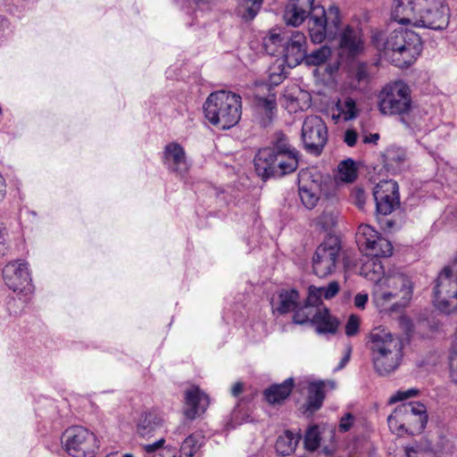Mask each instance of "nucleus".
Listing matches in <instances>:
<instances>
[{
  "label": "nucleus",
  "instance_id": "423d86ee",
  "mask_svg": "<svg viewBox=\"0 0 457 457\" xmlns=\"http://www.w3.org/2000/svg\"><path fill=\"white\" fill-rule=\"evenodd\" d=\"M411 88L402 80L386 84L378 94V108L381 113L399 115L406 129L411 131L420 130L421 123L410 121L404 116L411 112Z\"/></svg>",
  "mask_w": 457,
  "mask_h": 457
},
{
  "label": "nucleus",
  "instance_id": "09e8293b",
  "mask_svg": "<svg viewBox=\"0 0 457 457\" xmlns=\"http://www.w3.org/2000/svg\"><path fill=\"white\" fill-rule=\"evenodd\" d=\"M12 30L8 20L0 15V44L4 42L11 35Z\"/></svg>",
  "mask_w": 457,
  "mask_h": 457
},
{
  "label": "nucleus",
  "instance_id": "49530a36",
  "mask_svg": "<svg viewBox=\"0 0 457 457\" xmlns=\"http://www.w3.org/2000/svg\"><path fill=\"white\" fill-rule=\"evenodd\" d=\"M359 318L354 314L350 315L345 324V335L347 337H353L359 332Z\"/></svg>",
  "mask_w": 457,
  "mask_h": 457
},
{
  "label": "nucleus",
  "instance_id": "cd10ccee",
  "mask_svg": "<svg viewBox=\"0 0 457 457\" xmlns=\"http://www.w3.org/2000/svg\"><path fill=\"white\" fill-rule=\"evenodd\" d=\"M381 257L372 256L361 267V274L367 279L375 283L386 278L385 269L380 260Z\"/></svg>",
  "mask_w": 457,
  "mask_h": 457
},
{
  "label": "nucleus",
  "instance_id": "4468645a",
  "mask_svg": "<svg viewBox=\"0 0 457 457\" xmlns=\"http://www.w3.org/2000/svg\"><path fill=\"white\" fill-rule=\"evenodd\" d=\"M406 426V434L419 435L425 429L428 415L427 407L420 402H409L400 405Z\"/></svg>",
  "mask_w": 457,
  "mask_h": 457
},
{
  "label": "nucleus",
  "instance_id": "5701e85b",
  "mask_svg": "<svg viewBox=\"0 0 457 457\" xmlns=\"http://www.w3.org/2000/svg\"><path fill=\"white\" fill-rule=\"evenodd\" d=\"M294 378H288L281 384H275L263 391L265 400L270 404L282 403L292 392Z\"/></svg>",
  "mask_w": 457,
  "mask_h": 457
},
{
  "label": "nucleus",
  "instance_id": "3c124183",
  "mask_svg": "<svg viewBox=\"0 0 457 457\" xmlns=\"http://www.w3.org/2000/svg\"><path fill=\"white\" fill-rule=\"evenodd\" d=\"M353 416L352 413H345L340 420L339 430L341 432H347L353 426Z\"/></svg>",
  "mask_w": 457,
  "mask_h": 457
},
{
  "label": "nucleus",
  "instance_id": "680f3d73",
  "mask_svg": "<svg viewBox=\"0 0 457 457\" xmlns=\"http://www.w3.org/2000/svg\"><path fill=\"white\" fill-rule=\"evenodd\" d=\"M355 199H356V204L359 208H363L364 203H365V194L362 189H357L354 192Z\"/></svg>",
  "mask_w": 457,
  "mask_h": 457
},
{
  "label": "nucleus",
  "instance_id": "a878e982",
  "mask_svg": "<svg viewBox=\"0 0 457 457\" xmlns=\"http://www.w3.org/2000/svg\"><path fill=\"white\" fill-rule=\"evenodd\" d=\"M288 35L287 33L277 32L276 29L270 31L269 35L262 39V48L265 53L271 56H281L283 54L286 40Z\"/></svg>",
  "mask_w": 457,
  "mask_h": 457
},
{
  "label": "nucleus",
  "instance_id": "f03ea898",
  "mask_svg": "<svg viewBox=\"0 0 457 457\" xmlns=\"http://www.w3.org/2000/svg\"><path fill=\"white\" fill-rule=\"evenodd\" d=\"M299 151L290 144L289 138L281 131L276 132L270 145L259 149L253 163L257 175L267 180L280 179L295 172L299 165Z\"/></svg>",
  "mask_w": 457,
  "mask_h": 457
},
{
  "label": "nucleus",
  "instance_id": "e433bc0d",
  "mask_svg": "<svg viewBox=\"0 0 457 457\" xmlns=\"http://www.w3.org/2000/svg\"><path fill=\"white\" fill-rule=\"evenodd\" d=\"M400 405L397 406L394 412L387 417V424L390 431L397 436L406 434V426L403 420Z\"/></svg>",
  "mask_w": 457,
  "mask_h": 457
},
{
  "label": "nucleus",
  "instance_id": "a19ab883",
  "mask_svg": "<svg viewBox=\"0 0 457 457\" xmlns=\"http://www.w3.org/2000/svg\"><path fill=\"white\" fill-rule=\"evenodd\" d=\"M299 195L303 204L309 210L313 209L320 199L317 193L305 187H299Z\"/></svg>",
  "mask_w": 457,
  "mask_h": 457
},
{
  "label": "nucleus",
  "instance_id": "b1692460",
  "mask_svg": "<svg viewBox=\"0 0 457 457\" xmlns=\"http://www.w3.org/2000/svg\"><path fill=\"white\" fill-rule=\"evenodd\" d=\"M254 107L258 113L263 115L262 125L267 126L271 122L277 112L276 95L270 94L267 96H255Z\"/></svg>",
  "mask_w": 457,
  "mask_h": 457
},
{
  "label": "nucleus",
  "instance_id": "4c0bfd02",
  "mask_svg": "<svg viewBox=\"0 0 457 457\" xmlns=\"http://www.w3.org/2000/svg\"><path fill=\"white\" fill-rule=\"evenodd\" d=\"M338 172L342 181L351 183L357 178V169L352 159L342 161L338 165Z\"/></svg>",
  "mask_w": 457,
  "mask_h": 457
},
{
  "label": "nucleus",
  "instance_id": "c9c22d12",
  "mask_svg": "<svg viewBox=\"0 0 457 457\" xmlns=\"http://www.w3.org/2000/svg\"><path fill=\"white\" fill-rule=\"evenodd\" d=\"M263 0H239L238 15L245 21H252L260 12Z\"/></svg>",
  "mask_w": 457,
  "mask_h": 457
},
{
  "label": "nucleus",
  "instance_id": "a18cd8bd",
  "mask_svg": "<svg viewBox=\"0 0 457 457\" xmlns=\"http://www.w3.org/2000/svg\"><path fill=\"white\" fill-rule=\"evenodd\" d=\"M212 194L216 197L217 204L220 206L229 204L233 199L231 194L223 188L213 187Z\"/></svg>",
  "mask_w": 457,
  "mask_h": 457
},
{
  "label": "nucleus",
  "instance_id": "dca6fc26",
  "mask_svg": "<svg viewBox=\"0 0 457 457\" xmlns=\"http://www.w3.org/2000/svg\"><path fill=\"white\" fill-rule=\"evenodd\" d=\"M307 39L301 31H294L288 36L284 46L283 62L288 68H295L299 64H303L306 57Z\"/></svg>",
  "mask_w": 457,
  "mask_h": 457
},
{
  "label": "nucleus",
  "instance_id": "79ce46f5",
  "mask_svg": "<svg viewBox=\"0 0 457 457\" xmlns=\"http://www.w3.org/2000/svg\"><path fill=\"white\" fill-rule=\"evenodd\" d=\"M419 395V390L416 388H409L407 390H398L395 395H393L389 400L388 403L390 404L405 401L409 398L415 397Z\"/></svg>",
  "mask_w": 457,
  "mask_h": 457
},
{
  "label": "nucleus",
  "instance_id": "6e6552de",
  "mask_svg": "<svg viewBox=\"0 0 457 457\" xmlns=\"http://www.w3.org/2000/svg\"><path fill=\"white\" fill-rule=\"evenodd\" d=\"M61 442L63 450L71 457H95L99 448L96 436L82 426L66 428Z\"/></svg>",
  "mask_w": 457,
  "mask_h": 457
},
{
  "label": "nucleus",
  "instance_id": "72a5a7b5",
  "mask_svg": "<svg viewBox=\"0 0 457 457\" xmlns=\"http://www.w3.org/2000/svg\"><path fill=\"white\" fill-rule=\"evenodd\" d=\"M336 109L337 115L333 114V119L341 117L345 121H348L356 119L359 114L356 102L352 97L338 100L336 104Z\"/></svg>",
  "mask_w": 457,
  "mask_h": 457
},
{
  "label": "nucleus",
  "instance_id": "1a4fd4ad",
  "mask_svg": "<svg viewBox=\"0 0 457 457\" xmlns=\"http://www.w3.org/2000/svg\"><path fill=\"white\" fill-rule=\"evenodd\" d=\"M341 249V241L337 237H327L313 254L312 269L314 274L320 278H324L334 272L340 257Z\"/></svg>",
  "mask_w": 457,
  "mask_h": 457
},
{
  "label": "nucleus",
  "instance_id": "393cba45",
  "mask_svg": "<svg viewBox=\"0 0 457 457\" xmlns=\"http://www.w3.org/2000/svg\"><path fill=\"white\" fill-rule=\"evenodd\" d=\"M162 428V419L154 411L145 412L141 415L137 432L142 437H150L154 432Z\"/></svg>",
  "mask_w": 457,
  "mask_h": 457
},
{
  "label": "nucleus",
  "instance_id": "ea45409f",
  "mask_svg": "<svg viewBox=\"0 0 457 457\" xmlns=\"http://www.w3.org/2000/svg\"><path fill=\"white\" fill-rule=\"evenodd\" d=\"M8 12L13 15H19L29 9L37 0H3Z\"/></svg>",
  "mask_w": 457,
  "mask_h": 457
},
{
  "label": "nucleus",
  "instance_id": "774afa93",
  "mask_svg": "<svg viewBox=\"0 0 457 457\" xmlns=\"http://www.w3.org/2000/svg\"><path fill=\"white\" fill-rule=\"evenodd\" d=\"M6 191L5 179L0 174V202L4 198Z\"/></svg>",
  "mask_w": 457,
  "mask_h": 457
},
{
  "label": "nucleus",
  "instance_id": "0e129e2a",
  "mask_svg": "<svg viewBox=\"0 0 457 457\" xmlns=\"http://www.w3.org/2000/svg\"><path fill=\"white\" fill-rule=\"evenodd\" d=\"M379 139V135L378 133L370 134L369 136H365L362 139L364 144H377Z\"/></svg>",
  "mask_w": 457,
  "mask_h": 457
},
{
  "label": "nucleus",
  "instance_id": "f704fd0d",
  "mask_svg": "<svg viewBox=\"0 0 457 457\" xmlns=\"http://www.w3.org/2000/svg\"><path fill=\"white\" fill-rule=\"evenodd\" d=\"M332 55V50L328 46H321L312 51L310 54L306 52L303 64L307 67H318L325 64Z\"/></svg>",
  "mask_w": 457,
  "mask_h": 457
},
{
  "label": "nucleus",
  "instance_id": "f3484780",
  "mask_svg": "<svg viewBox=\"0 0 457 457\" xmlns=\"http://www.w3.org/2000/svg\"><path fill=\"white\" fill-rule=\"evenodd\" d=\"M337 36L338 47L342 54L353 58L363 51L364 41L361 29L347 25L340 33L337 32L336 37Z\"/></svg>",
  "mask_w": 457,
  "mask_h": 457
},
{
  "label": "nucleus",
  "instance_id": "8fccbe9b",
  "mask_svg": "<svg viewBox=\"0 0 457 457\" xmlns=\"http://www.w3.org/2000/svg\"><path fill=\"white\" fill-rule=\"evenodd\" d=\"M304 303L315 306L325 307L322 303V298L314 291L311 286L309 287L308 296L306 297Z\"/></svg>",
  "mask_w": 457,
  "mask_h": 457
},
{
  "label": "nucleus",
  "instance_id": "6ab92c4d",
  "mask_svg": "<svg viewBox=\"0 0 457 457\" xmlns=\"http://www.w3.org/2000/svg\"><path fill=\"white\" fill-rule=\"evenodd\" d=\"M420 2L418 0H394L391 16L399 24L414 25L418 21Z\"/></svg>",
  "mask_w": 457,
  "mask_h": 457
},
{
  "label": "nucleus",
  "instance_id": "c85d7f7f",
  "mask_svg": "<svg viewBox=\"0 0 457 457\" xmlns=\"http://www.w3.org/2000/svg\"><path fill=\"white\" fill-rule=\"evenodd\" d=\"M371 296L374 303L379 308H385L386 304L397 298L393 290L387 287L385 278L373 285Z\"/></svg>",
  "mask_w": 457,
  "mask_h": 457
},
{
  "label": "nucleus",
  "instance_id": "412c9836",
  "mask_svg": "<svg viewBox=\"0 0 457 457\" xmlns=\"http://www.w3.org/2000/svg\"><path fill=\"white\" fill-rule=\"evenodd\" d=\"M299 303L300 295L295 288L281 289L278 293L277 299L272 298L270 302L272 312L280 315H284L291 312H295Z\"/></svg>",
  "mask_w": 457,
  "mask_h": 457
},
{
  "label": "nucleus",
  "instance_id": "6e6d98bb",
  "mask_svg": "<svg viewBox=\"0 0 457 457\" xmlns=\"http://www.w3.org/2000/svg\"><path fill=\"white\" fill-rule=\"evenodd\" d=\"M281 66H282V64H279L278 67L280 70L279 72H276V71L270 72V85L278 86L286 78L285 72H284V68L280 69Z\"/></svg>",
  "mask_w": 457,
  "mask_h": 457
},
{
  "label": "nucleus",
  "instance_id": "4be33fe9",
  "mask_svg": "<svg viewBox=\"0 0 457 457\" xmlns=\"http://www.w3.org/2000/svg\"><path fill=\"white\" fill-rule=\"evenodd\" d=\"M339 321L333 317L327 307H321L315 317L312 326L319 335H335L337 331Z\"/></svg>",
  "mask_w": 457,
  "mask_h": 457
},
{
  "label": "nucleus",
  "instance_id": "864d4df0",
  "mask_svg": "<svg viewBox=\"0 0 457 457\" xmlns=\"http://www.w3.org/2000/svg\"><path fill=\"white\" fill-rule=\"evenodd\" d=\"M388 161H394L397 163H402L405 160V153L403 150H388L386 154Z\"/></svg>",
  "mask_w": 457,
  "mask_h": 457
},
{
  "label": "nucleus",
  "instance_id": "9b49d317",
  "mask_svg": "<svg viewBox=\"0 0 457 457\" xmlns=\"http://www.w3.org/2000/svg\"><path fill=\"white\" fill-rule=\"evenodd\" d=\"M356 242L366 254L376 257H389L393 253V245L389 240L380 236L371 226L361 224L358 228Z\"/></svg>",
  "mask_w": 457,
  "mask_h": 457
},
{
  "label": "nucleus",
  "instance_id": "bb28decb",
  "mask_svg": "<svg viewBox=\"0 0 457 457\" xmlns=\"http://www.w3.org/2000/svg\"><path fill=\"white\" fill-rule=\"evenodd\" d=\"M302 436L299 432L294 433L291 430H286L280 435L275 445L276 451L282 456H287L295 452Z\"/></svg>",
  "mask_w": 457,
  "mask_h": 457
},
{
  "label": "nucleus",
  "instance_id": "de8ad7c7",
  "mask_svg": "<svg viewBox=\"0 0 457 457\" xmlns=\"http://www.w3.org/2000/svg\"><path fill=\"white\" fill-rule=\"evenodd\" d=\"M164 443H165V439L163 437H162L153 444L145 445L143 447L146 453H149V454L153 453L154 455L152 457H154V455L164 453L163 450L165 448H162Z\"/></svg>",
  "mask_w": 457,
  "mask_h": 457
},
{
  "label": "nucleus",
  "instance_id": "39448f33",
  "mask_svg": "<svg viewBox=\"0 0 457 457\" xmlns=\"http://www.w3.org/2000/svg\"><path fill=\"white\" fill-rule=\"evenodd\" d=\"M203 109L210 123L222 129H229L241 119L242 98L230 91H216L209 95Z\"/></svg>",
  "mask_w": 457,
  "mask_h": 457
},
{
  "label": "nucleus",
  "instance_id": "ddd939ff",
  "mask_svg": "<svg viewBox=\"0 0 457 457\" xmlns=\"http://www.w3.org/2000/svg\"><path fill=\"white\" fill-rule=\"evenodd\" d=\"M399 188L395 180H382L376 185L373 196L378 215L386 216L400 204Z\"/></svg>",
  "mask_w": 457,
  "mask_h": 457
},
{
  "label": "nucleus",
  "instance_id": "7c9ffc66",
  "mask_svg": "<svg viewBox=\"0 0 457 457\" xmlns=\"http://www.w3.org/2000/svg\"><path fill=\"white\" fill-rule=\"evenodd\" d=\"M351 87L354 89H364L370 81V73L366 62H358L350 71Z\"/></svg>",
  "mask_w": 457,
  "mask_h": 457
},
{
  "label": "nucleus",
  "instance_id": "f8f14e48",
  "mask_svg": "<svg viewBox=\"0 0 457 457\" xmlns=\"http://www.w3.org/2000/svg\"><path fill=\"white\" fill-rule=\"evenodd\" d=\"M5 285L18 295H28L33 291L28 263L22 260L8 262L3 269Z\"/></svg>",
  "mask_w": 457,
  "mask_h": 457
},
{
  "label": "nucleus",
  "instance_id": "e2e57ef3",
  "mask_svg": "<svg viewBox=\"0 0 457 457\" xmlns=\"http://www.w3.org/2000/svg\"><path fill=\"white\" fill-rule=\"evenodd\" d=\"M18 302H21V299L18 301L16 299H11L7 302V311L9 312L10 315H17L21 312V310H16L13 307L17 304Z\"/></svg>",
  "mask_w": 457,
  "mask_h": 457
},
{
  "label": "nucleus",
  "instance_id": "2eb2a0df",
  "mask_svg": "<svg viewBox=\"0 0 457 457\" xmlns=\"http://www.w3.org/2000/svg\"><path fill=\"white\" fill-rule=\"evenodd\" d=\"M385 280L395 296L400 298L399 301L392 304L391 312H399L405 308L410 303L413 295V282L411 278L403 273H396L387 275Z\"/></svg>",
  "mask_w": 457,
  "mask_h": 457
},
{
  "label": "nucleus",
  "instance_id": "a211bd4d",
  "mask_svg": "<svg viewBox=\"0 0 457 457\" xmlns=\"http://www.w3.org/2000/svg\"><path fill=\"white\" fill-rule=\"evenodd\" d=\"M163 163L171 172L180 177H184L190 168L184 148L177 142H171L165 145Z\"/></svg>",
  "mask_w": 457,
  "mask_h": 457
},
{
  "label": "nucleus",
  "instance_id": "c03bdc74",
  "mask_svg": "<svg viewBox=\"0 0 457 457\" xmlns=\"http://www.w3.org/2000/svg\"><path fill=\"white\" fill-rule=\"evenodd\" d=\"M8 231L4 222L0 220V258L7 255L10 247L8 245Z\"/></svg>",
  "mask_w": 457,
  "mask_h": 457
},
{
  "label": "nucleus",
  "instance_id": "338daca9",
  "mask_svg": "<svg viewBox=\"0 0 457 457\" xmlns=\"http://www.w3.org/2000/svg\"><path fill=\"white\" fill-rule=\"evenodd\" d=\"M338 70H339V62H336L334 63H329L326 67V72L328 75H333L334 73L337 72Z\"/></svg>",
  "mask_w": 457,
  "mask_h": 457
},
{
  "label": "nucleus",
  "instance_id": "58836bf2",
  "mask_svg": "<svg viewBox=\"0 0 457 457\" xmlns=\"http://www.w3.org/2000/svg\"><path fill=\"white\" fill-rule=\"evenodd\" d=\"M303 444L305 449L309 452H314L319 448L320 445V434L318 426H311L306 430Z\"/></svg>",
  "mask_w": 457,
  "mask_h": 457
},
{
  "label": "nucleus",
  "instance_id": "0eeeda50",
  "mask_svg": "<svg viewBox=\"0 0 457 457\" xmlns=\"http://www.w3.org/2000/svg\"><path fill=\"white\" fill-rule=\"evenodd\" d=\"M434 303L445 313L457 310V257L451 266L442 270L436 279Z\"/></svg>",
  "mask_w": 457,
  "mask_h": 457
},
{
  "label": "nucleus",
  "instance_id": "052dcab7",
  "mask_svg": "<svg viewBox=\"0 0 457 457\" xmlns=\"http://www.w3.org/2000/svg\"><path fill=\"white\" fill-rule=\"evenodd\" d=\"M351 353H352V346L347 345L345 354L344 355V357L341 359L340 362L338 363L337 370H341L346 365V363L350 360Z\"/></svg>",
  "mask_w": 457,
  "mask_h": 457
},
{
  "label": "nucleus",
  "instance_id": "9d476101",
  "mask_svg": "<svg viewBox=\"0 0 457 457\" xmlns=\"http://www.w3.org/2000/svg\"><path fill=\"white\" fill-rule=\"evenodd\" d=\"M301 137L304 150L320 156L328 142L326 123L317 115L307 116L303 122Z\"/></svg>",
  "mask_w": 457,
  "mask_h": 457
},
{
  "label": "nucleus",
  "instance_id": "473e14b6",
  "mask_svg": "<svg viewBox=\"0 0 457 457\" xmlns=\"http://www.w3.org/2000/svg\"><path fill=\"white\" fill-rule=\"evenodd\" d=\"M321 307L315 306L312 304H307L303 303V304L299 303L295 312L293 315V323L297 325H303L310 323L312 325V322L319 313Z\"/></svg>",
  "mask_w": 457,
  "mask_h": 457
},
{
  "label": "nucleus",
  "instance_id": "bf43d9fd",
  "mask_svg": "<svg viewBox=\"0 0 457 457\" xmlns=\"http://www.w3.org/2000/svg\"><path fill=\"white\" fill-rule=\"evenodd\" d=\"M368 295L367 294H357L354 297V305L358 309H364L367 302H368Z\"/></svg>",
  "mask_w": 457,
  "mask_h": 457
},
{
  "label": "nucleus",
  "instance_id": "aec40b11",
  "mask_svg": "<svg viewBox=\"0 0 457 457\" xmlns=\"http://www.w3.org/2000/svg\"><path fill=\"white\" fill-rule=\"evenodd\" d=\"M185 402L187 408L184 411V414L187 419L194 420L205 411L209 405V397L199 387L193 386L186 391Z\"/></svg>",
  "mask_w": 457,
  "mask_h": 457
},
{
  "label": "nucleus",
  "instance_id": "69168bd1",
  "mask_svg": "<svg viewBox=\"0 0 457 457\" xmlns=\"http://www.w3.org/2000/svg\"><path fill=\"white\" fill-rule=\"evenodd\" d=\"M244 385L241 382H237L231 387V395L233 396H238L243 392Z\"/></svg>",
  "mask_w": 457,
  "mask_h": 457
},
{
  "label": "nucleus",
  "instance_id": "7ed1b4c3",
  "mask_svg": "<svg viewBox=\"0 0 457 457\" xmlns=\"http://www.w3.org/2000/svg\"><path fill=\"white\" fill-rule=\"evenodd\" d=\"M371 42L392 64L401 69L413 64L423 48L420 36L413 30L403 28L389 33L374 32Z\"/></svg>",
  "mask_w": 457,
  "mask_h": 457
},
{
  "label": "nucleus",
  "instance_id": "f257e3e1",
  "mask_svg": "<svg viewBox=\"0 0 457 457\" xmlns=\"http://www.w3.org/2000/svg\"><path fill=\"white\" fill-rule=\"evenodd\" d=\"M313 3L314 0H289L284 12L286 23L297 27L308 19L309 35L313 43L334 40L341 25L339 8L330 4L325 9Z\"/></svg>",
  "mask_w": 457,
  "mask_h": 457
},
{
  "label": "nucleus",
  "instance_id": "20e7f679",
  "mask_svg": "<svg viewBox=\"0 0 457 457\" xmlns=\"http://www.w3.org/2000/svg\"><path fill=\"white\" fill-rule=\"evenodd\" d=\"M371 360L375 371L386 376L400 365L403 357L401 339L386 328H376L369 336Z\"/></svg>",
  "mask_w": 457,
  "mask_h": 457
},
{
  "label": "nucleus",
  "instance_id": "37998d69",
  "mask_svg": "<svg viewBox=\"0 0 457 457\" xmlns=\"http://www.w3.org/2000/svg\"><path fill=\"white\" fill-rule=\"evenodd\" d=\"M449 366L452 379L457 384V335L453 339V349L449 357Z\"/></svg>",
  "mask_w": 457,
  "mask_h": 457
},
{
  "label": "nucleus",
  "instance_id": "4d7b16f0",
  "mask_svg": "<svg viewBox=\"0 0 457 457\" xmlns=\"http://www.w3.org/2000/svg\"><path fill=\"white\" fill-rule=\"evenodd\" d=\"M319 222L326 229L329 228L330 227H333L336 223L335 217L330 212H323L319 219Z\"/></svg>",
  "mask_w": 457,
  "mask_h": 457
},
{
  "label": "nucleus",
  "instance_id": "13d9d810",
  "mask_svg": "<svg viewBox=\"0 0 457 457\" xmlns=\"http://www.w3.org/2000/svg\"><path fill=\"white\" fill-rule=\"evenodd\" d=\"M358 134L354 129H346L344 135V142L348 146H353L355 145L357 142Z\"/></svg>",
  "mask_w": 457,
  "mask_h": 457
},
{
  "label": "nucleus",
  "instance_id": "c756f323",
  "mask_svg": "<svg viewBox=\"0 0 457 457\" xmlns=\"http://www.w3.org/2000/svg\"><path fill=\"white\" fill-rule=\"evenodd\" d=\"M214 0H191L188 1V4L182 5V10L191 19V21L187 22L188 26H193L196 23L198 17L203 16L205 12H208L212 8V4Z\"/></svg>",
  "mask_w": 457,
  "mask_h": 457
},
{
  "label": "nucleus",
  "instance_id": "2f4dec72",
  "mask_svg": "<svg viewBox=\"0 0 457 457\" xmlns=\"http://www.w3.org/2000/svg\"><path fill=\"white\" fill-rule=\"evenodd\" d=\"M324 397V382H311L308 386L307 409L312 411L319 410L322 405Z\"/></svg>",
  "mask_w": 457,
  "mask_h": 457
},
{
  "label": "nucleus",
  "instance_id": "5fc2aeb1",
  "mask_svg": "<svg viewBox=\"0 0 457 457\" xmlns=\"http://www.w3.org/2000/svg\"><path fill=\"white\" fill-rule=\"evenodd\" d=\"M339 288L340 287L337 281H330L328 286H326L325 299H332L339 292Z\"/></svg>",
  "mask_w": 457,
  "mask_h": 457
},
{
  "label": "nucleus",
  "instance_id": "603ef678",
  "mask_svg": "<svg viewBox=\"0 0 457 457\" xmlns=\"http://www.w3.org/2000/svg\"><path fill=\"white\" fill-rule=\"evenodd\" d=\"M239 413H240V411H238L237 409H235L232 411L231 419H230V421L228 423V426L230 428H235L237 426L243 424L244 422H247L248 421V419H249L248 416H245V417H243V418H239Z\"/></svg>",
  "mask_w": 457,
  "mask_h": 457
}]
</instances>
